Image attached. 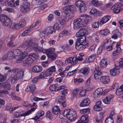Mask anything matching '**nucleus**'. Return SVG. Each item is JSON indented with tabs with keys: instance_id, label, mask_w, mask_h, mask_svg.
I'll use <instances>...</instances> for the list:
<instances>
[{
	"instance_id": "09e8293b",
	"label": "nucleus",
	"mask_w": 123,
	"mask_h": 123,
	"mask_svg": "<svg viewBox=\"0 0 123 123\" xmlns=\"http://www.w3.org/2000/svg\"><path fill=\"white\" fill-rule=\"evenodd\" d=\"M105 123H113L114 121L113 118L108 117L105 120Z\"/></svg>"
},
{
	"instance_id": "f3484780",
	"label": "nucleus",
	"mask_w": 123,
	"mask_h": 123,
	"mask_svg": "<svg viewBox=\"0 0 123 123\" xmlns=\"http://www.w3.org/2000/svg\"><path fill=\"white\" fill-rule=\"evenodd\" d=\"M42 68L40 66H35L33 67L32 68V71L34 73H39L42 70Z\"/></svg>"
},
{
	"instance_id": "cd10ccee",
	"label": "nucleus",
	"mask_w": 123,
	"mask_h": 123,
	"mask_svg": "<svg viewBox=\"0 0 123 123\" xmlns=\"http://www.w3.org/2000/svg\"><path fill=\"white\" fill-rule=\"evenodd\" d=\"M38 46V45L35 43H32L30 41V43L29 44V48H30V50L32 49L34 50H35Z\"/></svg>"
},
{
	"instance_id": "7c9ffc66",
	"label": "nucleus",
	"mask_w": 123,
	"mask_h": 123,
	"mask_svg": "<svg viewBox=\"0 0 123 123\" xmlns=\"http://www.w3.org/2000/svg\"><path fill=\"white\" fill-rule=\"evenodd\" d=\"M47 55L48 58L50 59L52 61L55 60L57 57L56 54L55 53L48 54V55Z\"/></svg>"
},
{
	"instance_id": "7ed1b4c3",
	"label": "nucleus",
	"mask_w": 123,
	"mask_h": 123,
	"mask_svg": "<svg viewBox=\"0 0 123 123\" xmlns=\"http://www.w3.org/2000/svg\"><path fill=\"white\" fill-rule=\"evenodd\" d=\"M64 116L68 119L70 121H74L76 118V114L74 110H71L69 109H66L62 112Z\"/></svg>"
},
{
	"instance_id": "6ab92c4d",
	"label": "nucleus",
	"mask_w": 123,
	"mask_h": 123,
	"mask_svg": "<svg viewBox=\"0 0 123 123\" xmlns=\"http://www.w3.org/2000/svg\"><path fill=\"white\" fill-rule=\"evenodd\" d=\"M90 101L88 98H86L84 99L80 103V106H85L89 105Z\"/></svg>"
},
{
	"instance_id": "de8ad7c7",
	"label": "nucleus",
	"mask_w": 123,
	"mask_h": 123,
	"mask_svg": "<svg viewBox=\"0 0 123 123\" xmlns=\"http://www.w3.org/2000/svg\"><path fill=\"white\" fill-rule=\"evenodd\" d=\"M65 98V96H59L57 98V102L59 104Z\"/></svg>"
},
{
	"instance_id": "5701e85b",
	"label": "nucleus",
	"mask_w": 123,
	"mask_h": 123,
	"mask_svg": "<svg viewBox=\"0 0 123 123\" xmlns=\"http://www.w3.org/2000/svg\"><path fill=\"white\" fill-rule=\"evenodd\" d=\"M13 51L15 57V58L18 60V57L21 53V50L19 49H16L13 50Z\"/></svg>"
},
{
	"instance_id": "4be33fe9",
	"label": "nucleus",
	"mask_w": 123,
	"mask_h": 123,
	"mask_svg": "<svg viewBox=\"0 0 123 123\" xmlns=\"http://www.w3.org/2000/svg\"><path fill=\"white\" fill-rule=\"evenodd\" d=\"M30 43V41H26L25 42L21 44L19 46L20 48H25L27 47L26 48L27 50L29 49V44Z\"/></svg>"
},
{
	"instance_id": "4468645a",
	"label": "nucleus",
	"mask_w": 123,
	"mask_h": 123,
	"mask_svg": "<svg viewBox=\"0 0 123 123\" xmlns=\"http://www.w3.org/2000/svg\"><path fill=\"white\" fill-rule=\"evenodd\" d=\"M90 72V69L88 67L83 68H81L80 70V73L85 75H88Z\"/></svg>"
},
{
	"instance_id": "f257e3e1",
	"label": "nucleus",
	"mask_w": 123,
	"mask_h": 123,
	"mask_svg": "<svg viewBox=\"0 0 123 123\" xmlns=\"http://www.w3.org/2000/svg\"><path fill=\"white\" fill-rule=\"evenodd\" d=\"M12 73L13 74V75H11V81L12 83H14L15 81L18 80L19 79H21L23 76L24 71L22 70L18 71L17 69H15L9 70L7 73V75H11Z\"/></svg>"
},
{
	"instance_id": "2f4dec72",
	"label": "nucleus",
	"mask_w": 123,
	"mask_h": 123,
	"mask_svg": "<svg viewBox=\"0 0 123 123\" xmlns=\"http://www.w3.org/2000/svg\"><path fill=\"white\" fill-rule=\"evenodd\" d=\"M7 55L9 59H11L14 58H15L13 50L10 51L7 53Z\"/></svg>"
},
{
	"instance_id": "5fc2aeb1",
	"label": "nucleus",
	"mask_w": 123,
	"mask_h": 123,
	"mask_svg": "<svg viewBox=\"0 0 123 123\" xmlns=\"http://www.w3.org/2000/svg\"><path fill=\"white\" fill-rule=\"evenodd\" d=\"M10 41L14 43L16 42L17 41V37L15 36H12L10 37Z\"/></svg>"
},
{
	"instance_id": "49530a36",
	"label": "nucleus",
	"mask_w": 123,
	"mask_h": 123,
	"mask_svg": "<svg viewBox=\"0 0 123 123\" xmlns=\"http://www.w3.org/2000/svg\"><path fill=\"white\" fill-rule=\"evenodd\" d=\"M46 117L51 119H52L53 116L52 113L50 111H48L46 113Z\"/></svg>"
},
{
	"instance_id": "1a4fd4ad",
	"label": "nucleus",
	"mask_w": 123,
	"mask_h": 123,
	"mask_svg": "<svg viewBox=\"0 0 123 123\" xmlns=\"http://www.w3.org/2000/svg\"><path fill=\"white\" fill-rule=\"evenodd\" d=\"M115 68L112 69L110 70V73L111 75L113 76H115L117 75L119 73V68H118L117 66L115 65Z\"/></svg>"
},
{
	"instance_id": "c756f323",
	"label": "nucleus",
	"mask_w": 123,
	"mask_h": 123,
	"mask_svg": "<svg viewBox=\"0 0 123 123\" xmlns=\"http://www.w3.org/2000/svg\"><path fill=\"white\" fill-rule=\"evenodd\" d=\"M7 115L6 114H4L2 115L0 114V120L1 121V123H5L7 120L6 117Z\"/></svg>"
},
{
	"instance_id": "c85d7f7f",
	"label": "nucleus",
	"mask_w": 123,
	"mask_h": 123,
	"mask_svg": "<svg viewBox=\"0 0 123 123\" xmlns=\"http://www.w3.org/2000/svg\"><path fill=\"white\" fill-rule=\"evenodd\" d=\"M11 96L12 99H13L18 101H21L22 100L21 98L20 97L16 96L14 92L11 93Z\"/></svg>"
},
{
	"instance_id": "f03ea898",
	"label": "nucleus",
	"mask_w": 123,
	"mask_h": 123,
	"mask_svg": "<svg viewBox=\"0 0 123 123\" xmlns=\"http://www.w3.org/2000/svg\"><path fill=\"white\" fill-rule=\"evenodd\" d=\"M100 68L97 67L95 68L94 72V77L95 79H97L99 78L100 81L102 83L106 84L109 82L110 79L107 76H103L100 77L101 74V73L100 71Z\"/></svg>"
},
{
	"instance_id": "c03bdc74",
	"label": "nucleus",
	"mask_w": 123,
	"mask_h": 123,
	"mask_svg": "<svg viewBox=\"0 0 123 123\" xmlns=\"http://www.w3.org/2000/svg\"><path fill=\"white\" fill-rule=\"evenodd\" d=\"M92 4L95 6H99L100 4L97 0H92L91 1Z\"/></svg>"
},
{
	"instance_id": "39448f33",
	"label": "nucleus",
	"mask_w": 123,
	"mask_h": 123,
	"mask_svg": "<svg viewBox=\"0 0 123 123\" xmlns=\"http://www.w3.org/2000/svg\"><path fill=\"white\" fill-rule=\"evenodd\" d=\"M30 4L27 2L25 3L20 6V11L23 13L28 11L30 9Z\"/></svg>"
},
{
	"instance_id": "79ce46f5",
	"label": "nucleus",
	"mask_w": 123,
	"mask_h": 123,
	"mask_svg": "<svg viewBox=\"0 0 123 123\" xmlns=\"http://www.w3.org/2000/svg\"><path fill=\"white\" fill-rule=\"evenodd\" d=\"M84 3L82 0H78L75 2V5L77 7L79 8L81 6L83 5Z\"/></svg>"
},
{
	"instance_id": "473e14b6",
	"label": "nucleus",
	"mask_w": 123,
	"mask_h": 123,
	"mask_svg": "<svg viewBox=\"0 0 123 123\" xmlns=\"http://www.w3.org/2000/svg\"><path fill=\"white\" fill-rule=\"evenodd\" d=\"M109 33V31L107 29H105L101 30L99 33L102 35L105 36L108 35Z\"/></svg>"
},
{
	"instance_id": "13d9d810",
	"label": "nucleus",
	"mask_w": 123,
	"mask_h": 123,
	"mask_svg": "<svg viewBox=\"0 0 123 123\" xmlns=\"http://www.w3.org/2000/svg\"><path fill=\"white\" fill-rule=\"evenodd\" d=\"M48 69L51 72L52 74L53 72H55L56 70V68L55 66H53L51 67H50L48 68Z\"/></svg>"
},
{
	"instance_id": "aec40b11",
	"label": "nucleus",
	"mask_w": 123,
	"mask_h": 123,
	"mask_svg": "<svg viewBox=\"0 0 123 123\" xmlns=\"http://www.w3.org/2000/svg\"><path fill=\"white\" fill-rule=\"evenodd\" d=\"M118 5V3H117L114 4L111 8V9L113 10V12L114 13L117 14L119 12Z\"/></svg>"
},
{
	"instance_id": "37998d69",
	"label": "nucleus",
	"mask_w": 123,
	"mask_h": 123,
	"mask_svg": "<svg viewBox=\"0 0 123 123\" xmlns=\"http://www.w3.org/2000/svg\"><path fill=\"white\" fill-rule=\"evenodd\" d=\"M71 64L74 65L78 62L77 57H71Z\"/></svg>"
},
{
	"instance_id": "6e6d98bb",
	"label": "nucleus",
	"mask_w": 123,
	"mask_h": 123,
	"mask_svg": "<svg viewBox=\"0 0 123 123\" xmlns=\"http://www.w3.org/2000/svg\"><path fill=\"white\" fill-rule=\"evenodd\" d=\"M118 68L119 69L123 68V58H121L120 60V62Z\"/></svg>"
},
{
	"instance_id": "6e6552de",
	"label": "nucleus",
	"mask_w": 123,
	"mask_h": 123,
	"mask_svg": "<svg viewBox=\"0 0 123 123\" xmlns=\"http://www.w3.org/2000/svg\"><path fill=\"white\" fill-rule=\"evenodd\" d=\"M78 37L79 38L77 39L76 43L88 45L87 41L86 40V37L85 36H80V37Z\"/></svg>"
},
{
	"instance_id": "9d476101",
	"label": "nucleus",
	"mask_w": 123,
	"mask_h": 123,
	"mask_svg": "<svg viewBox=\"0 0 123 123\" xmlns=\"http://www.w3.org/2000/svg\"><path fill=\"white\" fill-rule=\"evenodd\" d=\"M88 45H85L83 44L80 43H75V48L77 49L78 50H81L86 47H87Z\"/></svg>"
},
{
	"instance_id": "423d86ee",
	"label": "nucleus",
	"mask_w": 123,
	"mask_h": 123,
	"mask_svg": "<svg viewBox=\"0 0 123 123\" xmlns=\"http://www.w3.org/2000/svg\"><path fill=\"white\" fill-rule=\"evenodd\" d=\"M81 19L78 18L75 19L73 22L74 27V29H77L81 26Z\"/></svg>"
},
{
	"instance_id": "20e7f679",
	"label": "nucleus",
	"mask_w": 123,
	"mask_h": 123,
	"mask_svg": "<svg viewBox=\"0 0 123 123\" xmlns=\"http://www.w3.org/2000/svg\"><path fill=\"white\" fill-rule=\"evenodd\" d=\"M36 109V107H33L30 110L23 114H20L18 112H16L14 114V117L16 118H18L20 117V115L21 117L25 116L30 114L32 111H34Z\"/></svg>"
},
{
	"instance_id": "dca6fc26",
	"label": "nucleus",
	"mask_w": 123,
	"mask_h": 123,
	"mask_svg": "<svg viewBox=\"0 0 123 123\" xmlns=\"http://www.w3.org/2000/svg\"><path fill=\"white\" fill-rule=\"evenodd\" d=\"M110 17L109 16H106L103 17L101 20L98 21L99 24L101 25L104 24L107 22L110 19Z\"/></svg>"
},
{
	"instance_id": "bf43d9fd",
	"label": "nucleus",
	"mask_w": 123,
	"mask_h": 123,
	"mask_svg": "<svg viewBox=\"0 0 123 123\" xmlns=\"http://www.w3.org/2000/svg\"><path fill=\"white\" fill-rule=\"evenodd\" d=\"M99 23L98 22H93L92 24V27L95 28H98L99 26Z\"/></svg>"
},
{
	"instance_id": "a211bd4d",
	"label": "nucleus",
	"mask_w": 123,
	"mask_h": 123,
	"mask_svg": "<svg viewBox=\"0 0 123 123\" xmlns=\"http://www.w3.org/2000/svg\"><path fill=\"white\" fill-rule=\"evenodd\" d=\"M102 90H103L101 88H97L94 92L93 93V97L95 98H96L97 97L98 95L101 94Z\"/></svg>"
},
{
	"instance_id": "0eeeda50",
	"label": "nucleus",
	"mask_w": 123,
	"mask_h": 123,
	"mask_svg": "<svg viewBox=\"0 0 123 123\" xmlns=\"http://www.w3.org/2000/svg\"><path fill=\"white\" fill-rule=\"evenodd\" d=\"M88 33L87 30L85 29L82 28L78 32H77L76 34V37H78L80 36H85L87 35Z\"/></svg>"
},
{
	"instance_id": "c9c22d12",
	"label": "nucleus",
	"mask_w": 123,
	"mask_h": 123,
	"mask_svg": "<svg viewBox=\"0 0 123 123\" xmlns=\"http://www.w3.org/2000/svg\"><path fill=\"white\" fill-rule=\"evenodd\" d=\"M80 12L81 13H83L85 12L86 10V7L85 4L84 3L83 5L81 6L80 7Z\"/></svg>"
},
{
	"instance_id": "0e129e2a",
	"label": "nucleus",
	"mask_w": 123,
	"mask_h": 123,
	"mask_svg": "<svg viewBox=\"0 0 123 123\" xmlns=\"http://www.w3.org/2000/svg\"><path fill=\"white\" fill-rule=\"evenodd\" d=\"M86 94V91L85 90H81L79 93L81 97H83L85 96Z\"/></svg>"
},
{
	"instance_id": "9b49d317",
	"label": "nucleus",
	"mask_w": 123,
	"mask_h": 123,
	"mask_svg": "<svg viewBox=\"0 0 123 123\" xmlns=\"http://www.w3.org/2000/svg\"><path fill=\"white\" fill-rule=\"evenodd\" d=\"M33 61V59L31 57H29L23 61V65L25 67H28L32 63Z\"/></svg>"
},
{
	"instance_id": "864d4df0",
	"label": "nucleus",
	"mask_w": 123,
	"mask_h": 123,
	"mask_svg": "<svg viewBox=\"0 0 123 123\" xmlns=\"http://www.w3.org/2000/svg\"><path fill=\"white\" fill-rule=\"evenodd\" d=\"M57 86V85L56 84L51 85L49 87V89L52 91H54L56 90V87Z\"/></svg>"
},
{
	"instance_id": "052dcab7",
	"label": "nucleus",
	"mask_w": 123,
	"mask_h": 123,
	"mask_svg": "<svg viewBox=\"0 0 123 123\" xmlns=\"http://www.w3.org/2000/svg\"><path fill=\"white\" fill-rule=\"evenodd\" d=\"M98 10L95 8L92 9L90 12V13L91 14L94 15L97 12Z\"/></svg>"
},
{
	"instance_id": "72a5a7b5",
	"label": "nucleus",
	"mask_w": 123,
	"mask_h": 123,
	"mask_svg": "<svg viewBox=\"0 0 123 123\" xmlns=\"http://www.w3.org/2000/svg\"><path fill=\"white\" fill-rule=\"evenodd\" d=\"M46 52L45 53H46L47 55L48 54H51L53 53V52L55 50V49L51 47L48 49H45Z\"/></svg>"
},
{
	"instance_id": "4c0bfd02",
	"label": "nucleus",
	"mask_w": 123,
	"mask_h": 123,
	"mask_svg": "<svg viewBox=\"0 0 123 123\" xmlns=\"http://www.w3.org/2000/svg\"><path fill=\"white\" fill-rule=\"evenodd\" d=\"M31 29V27H30L29 28L25 30V31L22 33L21 36H27L29 33L30 32V31Z\"/></svg>"
},
{
	"instance_id": "e433bc0d",
	"label": "nucleus",
	"mask_w": 123,
	"mask_h": 123,
	"mask_svg": "<svg viewBox=\"0 0 123 123\" xmlns=\"http://www.w3.org/2000/svg\"><path fill=\"white\" fill-rule=\"evenodd\" d=\"M116 95L117 96H120L123 94V90L120 87L118 88L116 91Z\"/></svg>"
},
{
	"instance_id": "b1692460",
	"label": "nucleus",
	"mask_w": 123,
	"mask_h": 123,
	"mask_svg": "<svg viewBox=\"0 0 123 123\" xmlns=\"http://www.w3.org/2000/svg\"><path fill=\"white\" fill-rule=\"evenodd\" d=\"M95 57L96 55H92L86 59V62L87 63L92 62L94 60Z\"/></svg>"
},
{
	"instance_id": "58836bf2",
	"label": "nucleus",
	"mask_w": 123,
	"mask_h": 123,
	"mask_svg": "<svg viewBox=\"0 0 123 123\" xmlns=\"http://www.w3.org/2000/svg\"><path fill=\"white\" fill-rule=\"evenodd\" d=\"M48 35V34L46 31L45 30L40 33V36L41 38L43 37L44 38H45L47 37Z\"/></svg>"
},
{
	"instance_id": "bb28decb",
	"label": "nucleus",
	"mask_w": 123,
	"mask_h": 123,
	"mask_svg": "<svg viewBox=\"0 0 123 123\" xmlns=\"http://www.w3.org/2000/svg\"><path fill=\"white\" fill-rule=\"evenodd\" d=\"M3 87L6 90H9L11 89V86L10 84L8 82H4L2 84Z\"/></svg>"
},
{
	"instance_id": "a18cd8bd",
	"label": "nucleus",
	"mask_w": 123,
	"mask_h": 123,
	"mask_svg": "<svg viewBox=\"0 0 123 123\" xmlns=\"http://www.w3.org/2000/svg\"><path fill=\"white\" fill-rule=\"evenodd\" d=\"M7 17L5 15L2 14L0 15V21L2 24L4 21L7 18Z\"/></svg>"
},
{
	"instance_id": "f8f14e48",
	"label": "nucleus",
	"mask_w": 123,
	"mask_h": 123,
	"mask_svg": "<svg viewBox=\"0 0 123 123\" xmlns=\"http://www.w3.org/2000/svg\"><path fill=\"white\" fill-rule=\"evenodd\" d=\"M113 100V96L110 95L106 97L105 98L102 100L103 102L105 103L108 104L111 103Z\"/></svg>"
},
{
	"instance_id": "2eb2a0df",
	"label": "nucleus",
	"mask_w": 123,
	"mask_h": 123,
	"mask_svg": "<svg viewBox=\"0 0 123 123\" xmlns=\"http://www.w3.org/2000/svg\"><path fill=\"white\" fill-rule=\"evenodd\" d=\"M20 53L18 57V61H21L26 56L28 55V53L25 51H20Z\"/></svg>"
},
{
	"instance_id": "774afa93",
	"label": "nucleus",
	"mask_w": 123,
	"mask_h": 123,
	"mask_svg": "<svg viewBox=\"0 0 123 123\" xmlns=\"http://www.w3.org/2000/svg\"><path fill=\"white\" fill-rule=\"evenodd\" d=\"M118 10H119V12L120 11L123 10V5L120 3H118Z\"/></svg>"
},
{
	"instance_id": "412c9836",
	"label": "nucleus",
	"mask_w": 123,
	"mask_h": 123,
	"mask_svg": "<svg viewBox=\"0 0 123 123\" xmlns=\"http://www.w3.org/2000/svg\"><path fill=\"white\" fill-rule=\"evenodd\" d=\"M52 111L54 114L57 115L60 112V110L58 106L56 105L52 107Z\"/></svg>"
},
{
	"instance_id": "f704fd0d",
	"label": "nucleus",
	"mask_w": 123,
	"mask_h": 123,
	"mask_svg": "<svg viewBox=\"0 0 123 123\" xmlns=\"http://www.w3.org/2000/svg\"><path fill=\"white\" fill-rule=\"evenodd\" d=\"M100 66L102 68H105L107 65V61L105 59H102L100 62Z\"/></svg>"
},
{
	"instance_id": "4d7b16f0",
	"label": "nucleus",
	"mask_w": 123,
	"mask_h": 123,
	"mask_svg": "<svg viewBox=\"0 0 123 123\" xmlns=\"http://www.w3.org/2000/svg\"><path fill=\"white\" fill-rule=\"evenodd\" d=\"M94 109L96 111H100L102 110V108L101 106L97 105H94Z\"/></svg>"
},
{
	"instance_id": "338daca9",
	"label": "nucleus",
	"mask_w": 123,
	"mask_h": 123,
	"mask_svg": "<svg viewBox=\"0 0 123 123\" xmlns=\"http://www.w3.org/2000/svg\"><path fill=\"white\" fill-rule=\"evenodd\" d=\"M44 114V112L43 111H38L37 115L39 117H41L43 116Z\"/></svg>"
},
{
	"instance_id": "a19ab883",
	"label": "nucleus",
	"mask_w": 123,
	"mask_h": 123,
	"mask_svg": "<svg viewBox=\"0 0 123 123\" xmlns=\"http://www.w3.org/2000/svg\"><path fill=\"white\" fill-rule=\"evenodd\" d=\"M48 77L44 71L42 72L39 76L38 79H44L45 78Z\"/></svg>"
},
{
	"instance_id": "603ef678",
	"label": "nucleus",
	"mask_w": 123,
	"mask_h": 123,
	"mask_svg": "<svg viewBox=\"0 0 123 123\" xmlns=\"http://www.w3.org/2000/svg\"><path fill=\"white\" fill-rule=\"evenodd\" d=\"M35 50L36 51L39 52H42L44 53H45L46 52L45 49H43V48L38 47Z\"/></svg>"
},
{
	"instance_id": "393cba45",
	"label": "nucleus",
	"mask_w": 123,
	"mask_h": 123,
	"mask_svg": "<svg viewBox=\"0 0 123 123\" xmlns=\"http://www.w3.org/2000/svg\"><path fill=\"white\" fill-rule=\"evenodd\" d=\"M74 8L73 5H69L63 7V9L64 11H70L73 10Z\"/></svg>"
},
{
	"instance_id": "3c124183",
	"label": "nucleus",
	"mask_w": 123,
	"mask_h": 123,
	"mask_svg": "<svg viewBox=\"0 0 123 123\" xmlns=\"http://www.w3.org/2000/svg\"><path fill=\"white\" fill-rule=\"evenodd\" d=\"M26 24V22L24 19L21 20L19 22V26L20 27H22L25 26Z\"/></svg>"
},
{
	"instance_id": "69168bd1",
	"label": "nucleus",
	"mask_w": 123,
	"mask_h": 123,
	"mask_svg": "<svg viewBox=\"0 0 123 123\" xmlns=\"http://www.w3.org/2000/svg\"><path fill=\"white\" fill-rule=\"evenodd\" d=\"M29 57H31L36 59L38 58L37 56L34 53L31 54L29 55Z\"/></svg>"
},
{
	"instance_id": "ea45409f",
	"label": "nucleus",
	"mask_w": 123,
	"mask_h": 123,
	"mask_svg": "<svg viewBox=\"0 0 123 123\" xmlns=\"http://www.w3.org/2000/svg\"><path fill=\"white\" fill-rule=\"evenodd\" d=\"M90 109L89 108H86L82 109L80 111V113L81 114H85L87 115L89 113Z\"/></svg>"
},
{
	"instance_id": "a878e982",
	"label": "nucleus",
	"mask_w": 123,
	"mask_h": 123,
	"mask_svg": "<svg viewBox=\"0 0 123 123\" xmlns=\"http://www.w3.org/2000/svg\"><path fill=\"white\" fill-rule=\"evenodd\" d=\"M45 30L48 34L49 33L52 34L54 32H56V31L55 30L54 31V29L52 27L48 26Z\"/></svg>"
},
{
	"instance_id": "ddd939ff",
	"label": "nucleus",
	"mask_w": 123,
	"mask_h": 123,
	"mask_svg": "<svg viewBox=\"0 0 123 123\" xmlns=\"http://www.w3.org/2000/svg\"><path fill=\"white\" fill-rule=\"evenodd\" d=\"M12 23L11 20L7 17L2 24L4 26L8 27L10 28Z\"/></svg>"
},
{
	"instance_id": "680f3d73",
	"label": "nucleus",
	"mask_w": 123,
	"mask_h": 123,
	"mask_svg": "<svg viewBox=\"0 0 123 123\" xmlns=\"http://www.w3.org/2000/svg\"><path fill=\"white\" fill-rule=\"evenodd\" d=\"M97 45L96 44H94L91 46L89 49V50L90 51H94L97 46Z\"/></svg>"
},
{
	"instance_id": "8fccbe9b",
	"label": "nucleus",
	"mask_w": 123,
	"mask_h": 123,
	"mask_svg": "<svg viewBox=\"0 0 123 123\" xmlns=\"http://www.w3.org/2000/svg\"><path fill=\"white\" fill-rule=\"evenodd\" d=\"M19 25L18 24H15L14 23H12L10 28L12 29H18L19 28Z\"/></svg>"
},
{
	"instance_id": "e2e57ef3",
	"label": "nucleus",
	"mask_w": 123,
	"mask_h": 123,
	"mask_svg": "<svg viewBox=\"0 0 123 123\" xmlns=\"http://www.w3.org/2000/svg\"><path fill=\"white\" fill-rule=\"evenodd\" d=\"M53 28L54 29V31L55 30L56 31V30H58L60 28V26H59V24L57 23H55Z\"/></svg>"
}]
</instances>
